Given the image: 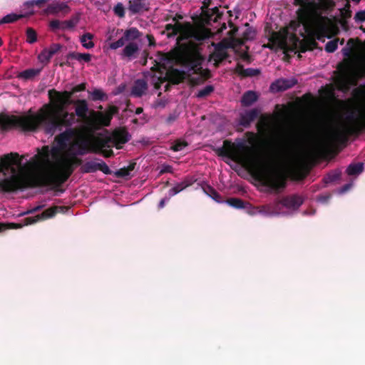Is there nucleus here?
<instances>
[{
	"mask_svg": "<svg viewBox=\"0 0 365 365\" xmlns=\"http://www.w3.org/2000/svg\"><path fill=\"white\" fill-rule=\"evenodd\" d=\"M78 156V154L65 153L61 159L60 170L58 173L46 172L23 175L18 173L15 166L22 168L24 156L13 152L4 154L0 156V173L6 175L9 172L11 175L0 179V192H15L28 187L42 186H52L53 189H57L67 181L76 167L83 165V160Z\"/></svg>",
	"mask_w": 365,
	"mask_h": 365,
	"instance_id": "nucleus-1",
	"label": "nucleus"
},
{
	"mask_svg": "<svg viewBox=\"0 0 365 365\" xmlns=\"http://www.w3.org/2000/svg\"><path fill=\"white\" fill-rule=\"evenodd\" d=\"M247 137V142L252 146L246 145L244 141L237 144L230 140H225L223 145L215 150L218 156L227 157L232 160L240 158L244 163L253 168H259L261 173L262 183L270 189L279 192L286 187L285 178L277 174L264 165L262 158L259 153L256 143L259 139L257 133L247 131L245 133Z\"/></svg>",
	"mask_w": 365,
	"mask_h": 365,
	"instance_id": "nucleus-2",
	"label": "nucleus"
},
{
	"mask_svg": "<svg viewBox=\"0 0 365 365\" xmlns=\"http://www.w3.org/2000/svg\"><path fill=\"white\" fill-rule=\"evenodd\" d=\"M57 111L50 105L46 104L37 113H34L36 131L41 128L46 134L53 135L56 130L63 128L72 127L81 119L88 118V105L86 100L78 99L56 103Z\"/></svg>",
	"mask_w": 365,
	"mask_h": 365,
	"instance_id": "nucleus-3",
	"label": "nucleus"
},
{
	"mask_svg": "<svg viewBox=\"0 0 365 365\" xmlns=\"http://www.w3.org/2000/svg\"><path fill=\"white\" fill-rule=\"evenodd\" d=\"M66 129L55 137V141L61 150H65L66 154H78L84 155L91 153V143L88 139L75 128Z\"/></svg>",
	"mask_w": 365,
	"mask_h": 365,
	"instance_id": "nucleus-4",
	"label": "nucleus"
},
{
	"mask_svg": "<svg viewBox=\"0 0 365 365\" xmlns=\"http://www.w3.org/2000/svg\"><path fill=\"white\" fill-rule=\"evenodd\" d=\"M179 60L181 65L188 69L187 80L191 86L202 84L211 78L210 71L202 68L204 58L197 51L185 50L180 53Z\"/></svg>",
	"mask_w": 365,
	"mask_h": 365,
	"instance_id": "nucleus-5",
	"label": "nucleus"
},
{
	"mask_svg": "<svg viewBox=\"0 0 365 365\" xmlns=\"http://www.w3.org/2000/svg\"><path fill=\"white\" fill-rule=\"evenodd\" d=\"M36 125L34 112L31 109L27 113L21 115H9L4 113H0V129L3 131L16 128L24 132H36Z\"/></svg>",
	"mask_w": 365,
	"mask_h": 365,
	"instance_id": "nucleus-6",
	"label": "nucleus"
},
{
	"mask_svg": "<svg viewBox=\"0 0 365 365\" xmlns=\"http://www.w3.org/2000/svg\"><path fill=\"white\" fill-rule=\"evenodd\" d=\"M165 31L167 32L168 38L177 37L178 42L195 38L196 40H204L207 38L204 32H199L190 21L182 24H168L165 26Z\"/></svg>",
	"mask_w": 365,
	"mask_h": 365,
	"instance_id": "nucleus-7",
	"label": "nucleus"
},
{
	"mask_svg": "<svg viewBox=\"0 0 365 365\" xmlns=\"http://www.w3.org/2000/svg\"><path fill=\"white\" fill-rule=\"evenodd\" d=\"M86 83H82L74 86L69 91H64L63 92L57 91L55 89H51L48 91V96L51 101H54V103L72 101V96L77 92L85 91L86 88Z\"/></svg>",
	"mask_w": 365,
	"mask_h": 365,
	"instance_id": "nucleus-8",
	"label": "nucleus"
},
{
	"mask_svg": "<svg viewBox=\"0 0 365 365\" xmlns=\"http://www.w3.org/2000/svg\"><path fill=\"white\" fill-rule=\"evenodd\" d=\"M65 206H53L45 210L42 213L35 217H29L24 219L25 225H31L38 220H46L54 217L58 212H65L68 210Z\"/></svg>",
	"mask_w": 365,
	"mask_h": 365,
	"instance_id": "nucleus-9",
	"label": "nucleus"
},
{
	"mask_svg": "<svg viewBox=\"0 0 365 365\" xmlns=\"http://www.w3.org/2000/svg\"><path fill=\"white\" fill-rule=\"evenodd\" d=\"M95 160L99 162L93 160L86 161L81 168V173H96L97 170H100L106 175L112 174L111 170L103 160L98 158H96Z\"/></svg>",
	"mask_w": 365,
	"mask_h": 365,
	"instance_id": "nucleus-10",
	"label": "nucleus"
},
{
	"mask_svg": "<svg viewBox=\"0 0 365 365\" xmlns=\"http://www.w3.org/2000/svg\"><path fill=\"white\" fill-rule=\"evenodd\" d=\"M277 207L280 211V205L293 210H297L303 203V199L298 195H287L280 199H277Z\"/></svg>",
	"mask_w": 365,
	"mask_h": 365,
	"instance_id": "nucleus-11",
	"label": "nucleus"
},
{
	"mask_svg": "<svg viewBox=\"0 0 365 365\" xmlns=\"http://www.w3.org/2000/svg\"><path fill=\"white\" fill-rule=\"evenodd\" d=\"M91 121L93 128L101 126H108L113 117L112 113H104L100 111L91 110L90 112Z\"/></svg>",
	"mask_w": 365,
	"mask_h": 365,
	"instance_id": "nucleus-12",
	"label": "nucleus"
},
{
	"mask_svg": "<svg viewBox=\"0 0 365 365\" xmlns=\"http://www.w3.org/2000/svg\"><path fill=\"white\" fill-rule=\"evenodd\" d=\"M130 135L125 128L116 129L113 130L110 135L113 145L117 149H120L122 148V145L130 140Z\"/></svg>",
	"mask_w": 365,
	"mask_h": 365,
	"instance_id": "nucleus-13",
	"label": "nucleus"
},
{
	"mask_svg": "<svg viewBox=\"0 0 365 365\" xmlns=\"http://www.w3.org/2000/svg\"><path fill=\"white\" fill-rule=\"evenodd\" d=\"M259 115L260 110L257 108L246 110L245 113L240 114L239 124L244 128H248L250 127L251 123L255 121Z\"/></svg>",
	"mask_w": 365,
	"mask_h": 365,
	"instance_id": "nucleus-14",
	"label": "nucleus"
},
{
	"mask_svg": "<svg viewBox=\"0 0 365 365\" xmlns=\"http://www.w3.org/2000/svg\"><path fill=\"white\" fill-rule=\"evenodd\" d=\"M188 73V71L172 68L167 71L165 78L169 83L177 85L187 79Z\"/></svg>",
	"mask_w": 365,
	"mask_h": 365,
	"instance_id": "nucleus-15",
	"label": "nucleus"
},
{
	"mask_svg": "<svg viewBox=\"0 0 365 365\" xmlns=\"http://www.w3.org/2000/svg\"><path fill=\"white\" fill-rule=\"evenodd\" d=\"M297 83L294 78H279L273 82L270 86V90L273 92H280L292 88Z\"/></svg>",
	"mask_w": 365,
	"mask_h": 365,
	"instance_id": "nucleus-16",
	"label": "nucleus"
},
{
	"mask_svg": "<svg viewBox=\"0 0 365 365\" xmlns=\"http://www.w3.org/2000/svg\"><path fill=\"white\" fill-rule=\"evenodd\" d=\"M257 213L264 216H274L278 215L279 211L278 207H277V202L274 201L273 204H267L254 207L252 214L255 215Z\"/></svg>",
	"mask_w": 365,
	"mask_h": 365,
	"instance_id": "nucleus-17",
	"label": "nucleus"
},
{
	"mask_svg": "<svg viewBox=\"0 0 365 365\" xmlns=\"http://www.w3.org/2000/svg\"><path fill=\"white\" fill-rule=\"evenodd\" d=\"M113 146L110 135L98 138L93 145H91V153H98L100 150Z\"/></svg>",
	"mask_w": 365,
	"mask_h": 365,
	"instance_id": "nucleus-18",
	"label": "nucleus"
},
{
	"mask_svg": "<svg viewBox=\"0 0 365 365\" xmlns=\"http://www.w3.org/2000/svg\"><path fill=\"white\" fill-rule=\"evenodd\" d=\"M338 88L341 91H348L351 86L356 85V80L353 78L348 73H343L339 78L338 82H336Z\"/></svg>",
	"mask_w": 365,
	"mask_h": 365,
	"instance_id": "nucleus-19",
	"label": "nucleus"
},
{
	"mask_svg": "<svg viewBox=\"0 0 365 365\" xmlns=\"http://www.w3.org/2000/svg\"><path fill=\"white\" fill-rule=\"evenodd\" d=\"M234 73L242 78H246L256 76L260 73V71L252 68H244L243 65L238 63L234 69Z\"/></svg>",
	"mask_w": 365,
	"mask_h": 365,
	"instance_id": "nucleus-20",
	"label": "nucleus"
},
{
	"mask_svg": "<svg viewBox=\"0 0 365 365\" xmlns=\"http://www.w3.org/2000/svg\"><path fill=\"white\" fill-rule=\"evenodd\" d=\"M148 84L144 79H138L134 82L131 89V95L134 97H141L147 91Z\"/></svg>",
	"mask_w": 365,
	"mask_h": 365,
	"instance_id": "nucleus-21",
	"label": "nucleus"
},
{
	"mask_svg": "<svg viewBox=\"0 0 365 365\" xmlns=\"http://www.w3.org/2000/svg\"><path fill=\"white\" fill-rule=\"evenodd\" d=\"M226 48L227 46L222 42H220L215 46V52L213 54L215 61L217 63H221L227 58L229 55L226 51Z\"/></svg>",
	"mask_w": 365,
	"mask_h": 365,
	"instance_id": "nucleus-22",
	"label": "nucleus"
},
{
	"mask_svg": "<svg viewBox=\"0 0 365 365\" xmlns=\"http://www.w3.org/2000/svg\"><path fill=\"white\" fill-rule=\"evenodd\" d=\"M69 11V7L66 3H56L49 4L46 9L44 11V13L56 14L61 11L68 13Z\"/></svg>",
	"mask_w": 365,
	"mask_h": 365,
	"instance_id": "nucleus-23",
	"label": "nucleus"
},
{
	"mask_svg": "<svg viewBox=\"0 0 365 365\" xmlns=\"http://www.w3.org/2000/svg\"><path fill=\"white\" fill-rule=\"evenodd\" d=\"M259 133L265 135L270 128L269 118L266 115H262L256 125Z\"/></svg>",
	"mask_w": 365,
	"mask_h": 365,
	"instance_id": "nucleus-24",
	"label": "nucleus"
},
{
	"mask_svg": "<svg viewBox=\"0 0 365 365\" xmlns=\"http://www.w3.org/2000/svg\"><path fill=\"white\" fill-rule=\"evenodd\" d=\"M80 19L81 14L78 13L73 15L69 20L61 21V30L73 29L78 24Z\"/></svg>",
	"mask_w": 365,
	"mask_h": 365,
	"instance_id": "nucleus-25",
	"label": "nucleus"
},
{
	"mask_svg": "<svg viewBox=\"0 0 365 365\" xmlns=\"http://www.w3.org/2000/svg\"><path fill=\"white\" fill-rule=\"evenodd\" d=\"M258 96L255 91H246L242 96L241 103L243 106H250L256 102Z\"/></svg>",
	"mask_w": 365,
	"mask_h": 365,
	"instance_id": "nucleus-26",
	"label": "nucleus"
},
{
	"mask_svg": "<svg viewBox=\"0 0 365 365\" xmlns=\"http://www.w3.org/2000/svg\"><path fill=\"white\" fill-rule=\"evenodd\" d=\"M192 184V181L190 179L186 178L182 182L178 183L173 188H171L168 192V195L170 197H173Z\"/></svg>",
	"mask_w": 365,
	"mask_h": 365,
	"instance_id": "nucleus-27",
	"label": "nucleus"
},
{
	"mask_svg": "<svg viewBox=\"0 0 365 365\" xmlns=\"http://www.w3.org/2000/svg\"><path fill=\"white\" fill-rule=\"evenodd\" d=\"M41 71V68H29L21 71L18 78L25 81L33 80L36 76H38Z\"/></svg>",
	"mask_w": 365,
	"mask_h": 365,
	"instance_id": "nucleus-28",
	"label": "nucleus"
},
{
	"mask_svg": "<svg viewBox=\"0 0 365 365\" xmlns=\"http://www.w3.org/2000/svg\"><path fill=\"white\" fill-rule=\"evenodd\" d=\"M135 162H130L127 167H123L116 170L114 173V175L118 178H127L128 176L130 175V173L135 169Z\"/></svg>",
	"mask_w": 365,
	"mask_h": 365,
	"instance_id": "nucleus-29",
	"label": "nucleus"
},
{
	"mask_svg": "<svg viewBox=\"0 0 365 365\" xmlns=\"http://www.w3.org/2000/svg\"><path fill=\"white\" fill-rule=\"evenodd\" d=\"M141 36L140 31L135 27H130L123 33V37L126 41H135Z\"/></svg>",
	"mask_w": 365,
	"mask_h": 365,
	"instance_id": "nucleus-30",
	"label": "nucleus"
},
{
	"mask_svg": "<svg viewBox=\"0 0 365 365\" xmlns=\"http://www.w3.org/2000/svg\"><path fill=\"white\" fill-rule=\"evenodd\" d=\"M289 40H290V41L292 42V45H293V48L291 49V51L297 48L299 46V51L302 53H304L309 48L308 45L303 41H300L299 38L294 34L291 36Z\"/></svg>",
	"mask_w": 365,
	"mask_h": 365,
	"instance_id": "nucleus-31",
	"label": "nucleus"
},
{
	"mask_svg": "<svg viewBox=\"0 0 365 365\" xmlns=\"http://www.w3.org/2000/svg\"><path fill=\"white\" fill-rule=\"evenodd\" d=\"M139 48L136 43L130 42L123 49L122 55L125 57L131 58L138 52Z\"/></svg>",
	"mask_w": 365,
	"mask_h": 365,
	"instance_id": "nucleus-32",
	"label": "nucleus"
},
{
	"mask_svg": "<svg viewBox=\"0 0 365 365\" xmlns=\"http://www.w3.org/2000/svg\"><path fill=\"white\" fill-rule=\"evenodd\" d=\"M66 58L68 60L76 59L77 61H83L85 62H89L91 60V55L90 53H81L76 52H70L67 54Z\"/></svg>",
	"mask_w": 365,
	"mask_h": 365,
	"instance_id": "nucleus-33",
	"label": "nucleus"
},
{
	"mask_svg": "<svg viewBox=\"0 0 365 365\" xmlns=\"http://www.w3.org/2000/svg\"><path fill=\"white\" fill-rule=\"evenodd\" d=\"M364 170V165L362 163H351L346 168V173L349 175H356L362 173Z\"/></svg>",
	"mask_w": 365,
	"mask_h": 365,
	"instance_id": "nucleus-34",
	"label": "nucleus"
},
{
	"mask_svg": "<svg viewBox=\"0 0 365 365\" xmlns=\"http://www.w3.org/2000/svg\"><path fill=\"white\" fill-rule=\"evenodd\" d=\"M356 41H358V39L355 40L354 38H349L348 40L346 46L341 50L342 54L344 57L349 58L351 56L355 48Z\"/></svg>",
	"mask_w": 365,
	"mask_h": 365,
	"instance_id": "nucleus-35",
	"label": "nucleus"
},
{
	"mask_svg": "<svg viewBox=\"0 0 365 365\" xmlns=\"http://www.w3.org/2000/svg\"><path fill=\"white\" fill-rule=\"evenodd\" d=\"M93 38V35L91 33L84 34L80 38L81 43L82 46L87 48L90 49L94 47V43L92 41Z\"/></svg>",
	"mask_w": 365,
	"mask_h": 365,
	"instance_id": "nucleus-36",
	"label": "nucleus"
},
{
	"mask_svg": "<svg viewBox=\"0 0 365 365\" xmlns=\"http://www.w3.org/2000/svg\"><path fill=\"white\" fill-rule=\"evenodd\" d=\"M25 16L26 15L24 14H16L14 13L7 14L5 16H4L1 19H0V25L4 24L14 23Z\"/></svg>",
	"mask_w": 365,
	"mask_h": 365,
	"instance_id": "nucleus-37",
	"label": "nucleus"
},
{
	"mask_svg": "<svg viewBox=\"0 0 365 365\" xmlns=\"http://www.w3.org/2000/svg\"><path fill=\"white\" fill-rule=\"evenodd\" d=\"M341 172L339 170H334L329 173L324 178L325 183H330L340 179Z\"/></svg>",
	"mask_w": 365,
	"mask_h": 365,
	"instance_id": "nucleus-38",
	"label": "nucleus"
},
{
	"mask_svg": "<svg viewBox=\"0 0 365 365\" xmlns=\"http://www.w3.org/2000/svg\"><path fill=\"white\" fill-rule=\"evenodd\" d=\"M143 4L135 0L128 1V9L132 14H138L143 9Z\"/></svg>",
	"mask_w": 365,
	"mask_h": 365,
	"instance_id": "nucleus-39",
	"label": "nucleus"
},
{
	"mask_svg": "<svg viewBox=\"0 0 365 365\" xmlns=\"http://www.w3.org/2000/svg\"><path fill=\"white\" fill-rule=\"evenodd\" d=\"M227 203L235 208L241 209L245 207V202L240 198L230 197L226 200Z\"/></svg>",
	"mask_w": 365,
	"mask_h": 365,
	"instance_id": "nucleus-40",
	"label": "nucleus"
},
{
	"mask_svg": "<svg viewBox=\"0 0 365 365\" xmlns=\"http://www.w3.org/2000/svg\"><path fill=\"white\" fill-rule=\"evenodd\" d=\"M210 11L208 16H203L207 21H213L214 22H216L222 15L217 6L210 9Z\"/></svg>",
	"mask_w": 365,
	"mask_h": 365,
	"instance_id": "nucleus-41",
	"label": "nucleus"
},
{
	"mask_svg": "<svg viewBox=\"0 0 365 365\" xmlns=\"http://www.w3.org/2000/svg\"><path fill=\"white\" fill-rule=\"evenodd\" d=\"M205 192L217 202H222L221 195L211 186L207 185L204 188Z\"/></svg>",
	"mask_w": 365,
	"mask_h": 365,
	"instance_id": "nucleus-42",
	"label": "nucleus"
},
{
	"mask_svg": "<svg viewBox=\"0 0 365 365\" xmlns=\"http://www.w3.org/2000/svg\"><path fill=\"white\" fill-rule=\"evenodd\" d=\"M215 88L212 85H207L202 89L200 90L196 94L195 96L198 98H203L208 96H210L213 91Z\"/></svg>",
	"mask_w": 365,
	"mask_h": 365,
	"instance_id": "nucleus-43",
	"label": "nucleus"
},
{
	"mask_svg": "<svg viewBox=\"0 0 365 365\" xmlns=\"http://www.w3.org/2000/svg\"><path fill=\"white\" fill-rule=\"evenodd\" d=\"M91 95V99L93 101H103L106 98V94L101 89H94L90 93Z\"/></svg>",
	"mask_w": 365,
	"mask_h": 365,
	"instance_id": "nucleus-44",
	"label": "nucleus"
},
{
	"mask_svg": "<svg viewBox=\"0 0 365 365\" xmlns=\"http://www.w3.org/2000/svg\"><path fill=\"white\" fill-rule=\"evenodd\" d=\"M26 41L29 43H34L37 41V34L36 31L32 28H27L26 31Z\"/></svg>",
	"mask_w": 365,
	"mask_h": 365,
	"instance_id": "nucleus-45",
	"label": "nucleus"
},
{
	"mask_svg": "<svg viewBox=\"0 0 365 365\" xmlns=\"http://www.w3.org/2000/svg\"><path fill=\"white\" fill-rule=\"evenodd\" d=\"M188 145V143L184 140H177L171 145V149L173 151L178 152L182 150Z\"/></svg>",
	"mask_w": 365,
	"mask_h": 365,
	"instance_id": "nucleus-46",
	"label": "nucleus"
},
{
	"mask_svg": "<svg viewBox=\"0 0 365 365\" xmlns=\"http://www.w3.org/2000/svg\"><path fill=\"white\" fill-rule=\"evenodd\" d=\"M52 56L47 51V48H44L38 55V58L43 63H48Z\"/></svg>",
	"mask_w": 365,
	"mask_h": 365,
	"instance_id": "nucleus-47",
	"label": "nucleus"
},
{
	"mask_svg": "<svg viewBox=\"0 0 365 365\" xmlns=\"http://www.w3.org/2000/svg\"><path fill=\"white\" fill-rule=\"evenodd\" d=\"M338 41L339 39H334L328 41L325 45V51L328 53L334 52L337 49Z\"/></svg>",
	"mask_w": 365,
	"mask_h": 365,
	"instance_id": "nucleus-48",
	"label": "nucleus"
},
{
	"mask_svg": "<svg viewBox=\"0 0 365 365\" xmlns=\"http://www.w3.org/2000/svg\"><path fill=\"white\" fill-rule=\"evenodd\" d=\"M23 225L17 223H3L0 222V232L9 229L21 228Z\"/></svg>",
	"mask_w": 365,
	"mask_h": 365,
	"instance_id": "nucleus-49",
	"label": "nucleus"
},
{
	"mask_svg": "<svg viewBox=\"0 0 365 365\" xmlns=\"http://www.w3.org/2000/svg\"><path fill=\"white\" fill-rule=\"evenodd\" d=\"M114 14L120 18L125 16V9L122 3H118L113 8Z\"/></svg>",
	"mask_w": 365,
	"mask_h": 365,
	"instance_id": "nucleus-50",
	"label": "nucleus"
},
{
	"mask_svg": "<svg viewBox=\"0 0 365 365\" xmlns=\"http://www.w3.org/2000/svg\"><path fill=\"white\" fill-rule=\"evenodd\" d=\"M40 155H41L42 161L44 163L48 164L50 163V150L48 146H43L42 148V151Z\"/></svg>",
	"mask_w": 365,
	"mask_h": 365,
	"instance_id": "nucleus-51",
	"label": "nucleus"
},
{
	"mask_svg": "<svg viewBox=\"0 0 365 365\" xmlns=\"http://www.w3.org/2000/svg\"><path fill=\"white\" fill-rule=\"evenodd\" d=\"M126 40H125L123 36L120 38L118 41L112 42L109 45V48L113 50H115L118 48L123 47L125 44Z\"/></svg>",
	"mask_w": 365,
	"mask_h": 365,
	"instance_id": "nucleus-52",
	"label": "nucleus"
},
{
	"mask_svg": "<svg viewBox=\"0 0 365 365\" xmlns=\"http://www.w3.org/2000/svg\"><path fill=\"white\" fill-rule=\"evenodd\" d=\"M63 46L60 43H52L48 48H47V51L53 56L58 52L61 51Z\"/></svg>",
	"mask_w": 365,
	"mask_h": 365,
	"instance_id": "nucleus-53",
	"label": "nucleus"
},
{
	"mask_svg": "<svg viewBox=\"0 0 365 365\" xmlns=\"http://www.w3.org/2000/svg\"><path fill=\"white\" fill-rule=\"evenodd\" d=\"M211 2L212 0H205L202 2V6H201L202 16H208L209 12H210L209 6L210 5Z\"/></svg>",
	"mask_w": 365,
	"mask_h": 365,
	"instance_id": "nucleus-54",
	"label": "nucleus"
},
{
	"mask_svg": "<svg viewBox=\"0 0 365 365\" xmlns=\"http://www.w3.org/2000/svg\"><path fill=\"white\" fill-rule=\"evenodd\" d=\"M255 36V32L253 31L251 28H247L243 33L242 37L244 39H245L247 41L249 40H252Z\"/></svg>",
	"mask_w": 365,
	"mask_h": 365,
	"instance_id": "nucleus-55",
	"label": "nucleus"
},
{
	"mask_svg": "<svg viewBox=\"0 0 365 365\" xmlns=\"http://www.w3.org/2000/svg\"><path fill=\"white\" fill-rule=\"evenodd\" d=\"M47 0H31L26 3V5L28 8H30L34 6H37L39 8L42 7L46 3Z\"/></svg>",
	"mask_w": 365,
	"mask_h": 365,
	"instance_id": "nucleus-56",
	"label": "nucleus"
},
{
	"mask_svg": "<svg viewBox=\"0 0 365 365\" xmlns=\"http://www.w3.org/2000/svg\"><path fill=\"white\" fill-rule=\"evenodd\" d=\"M363 130H365V118H364L359 125H354L349 129L350 133H354L355 131L359 132Z\"/></svg>",
	"mask_w": 365,
	"mask_h": 365,
	"instance_id": "nucleus-57",
	"label": "nucleus"
},
{
	"mask_svg": "<svg viewBox=\"0 0 365 365\" xmlns=\"http://www.w3.org/2000/svg\"><path fill=\"white\" fill-rule=\"evenodd\" d=\"M229 26L231 28V30L228 31L227 34L232 41L233 38H236L235 35L238 31V27L236 26L231 21H229Z\"/></svg>",
	"mask_w": 365,
	"mask_h": 365,
	"instance_id": "nucleus-58",
	"label": "nucleus"
},
{
	"mask_svg": "<svg viewBox=\"0 0 365 365\" xmlns=\"http://www.w3.org/2000/svg\"><path fill=\"white\" fill-rule=\"evenodd\" d=\"M247 41L244 39V38L242 36L241 38H233L232 40V42L233 44L231 46L232 47L234 46H241L245 43Z\"/></svg>",
	"mask_w": 365,
	"mask_h": 365,
	"instance_id": "nucleus-59",
	"label": "nucleus"
},
{
	"mask_svg": "<svg viewBox=\"0 0 365 365\" xmlns=\"http://www.w3.org/2000/svg\"><path fill=\"white\" fill-rule=\"evenodd\" d=\"M354 20L356 22L365 21V10L356 12L354 16Z\"/></svg>",
	"mask_w": 365,
	"mask_h": 365,
	"instance_id": "nucleus-60",
	"label": "nucleus"
},
{
	"mask_svg": "<svg viewBox=\"0 0 365 365\" xmlns=\"http://www.w3.org/2000/svg\"><path fill=\"white\" fill-rule=\"evenodd\" d=\"M50 27L51 29L56 31L57 30H61V21L54 19L50 21Z\"/></svg>",
	"mask_w": 365,
	"mask_h": 365,
	"instance_id": "nucleus-61",
	"label": "nucleus"
},
{
	"mask_svg": "<svg viewBox=\"0 0 365 365\" xmlns=\"http://www.w3.org/2000/svg\"><path fill=\"white\" fill-rule=\"evenodd\" d=\"M341 16L344 19L346 20L351 16V11L349 9V5L348 4V8H344L341 10Z\"/></svg>",
	"mask_w": 365,
	"mask_h": 365,
	"instance_id": "nucleus-62",
	"label": "nucleus"
},
{
	"mask_svg": "<svg viewBox=\"0 0 365 365\" xmlns=\"http://www.w3.org/2000/svg\"><path fill=\"white\" fill-rule=\"evenodd\" d=\"M99 153H101L105 158H110V157L114 155V153H113V150H111V149H109V150H106V149L101 150H100Z\"/></svg>",
	"mask_w": 365,
	"mask_h": 365,
	"instance_id": "nucleus-63",
	"label": "nucleus"
},
{
	"mask_svg": "<svg viewBox=\"0 0 365 365\" xmlns=\"http://www.w3.org/2000/svg\"><path fill=\"white\" fill-rule=\"evenodd\" d=\"M167 173H173V167L171 165H163L162 169L160 170L159 174L163 175V174Z\"/></svg>",
	"mask_w": 365,
	"mask_h": 365,
	"instance_id": "nucleus-64",
	"label": "nucleus"
}]
</instances>
